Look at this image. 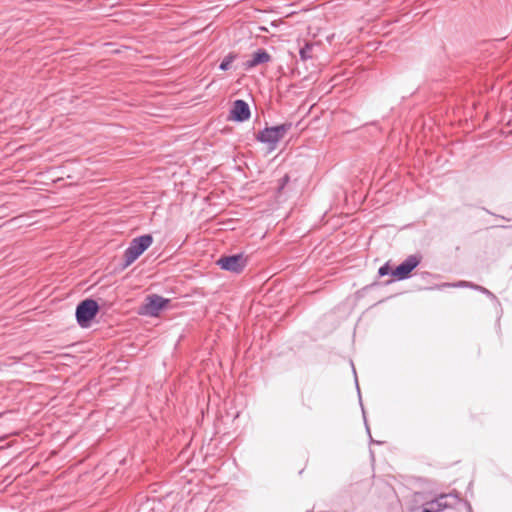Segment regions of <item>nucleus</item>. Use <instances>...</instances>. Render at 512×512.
<instances>
[{
    "instance_id": "nucleus-15",
    "label": "nucleus",
    "mask_w": 512,
    "mask_h": 512,
    "mask_svg": "<svg viewBox=\"0 0 512 512\" xmlns=\"http://www.w3.org/2000/svg\"><path fill=\"white\" fill-rule=\"evenodd\" d=\"M477 286H478V285L473 284V283H471V282H470V285H469L468 287H470V288H472V289L477 290Z\"/></svg>"
},
{
    "instance_id": "nucleus-1",
    "label": "nucleus",
    "mask_w": 512,
    "mask_h": 512,
    "mask_svg": "<svg viewBox=\"0 0 512 512\" xmlns=\"http://www.w3.org/2000/svg\"><path fill=\"white\" fill-rule=\"evenodd\" d=\"M153 242V238L149 234H145L134 238L124 251L122 268L130 266L145 250H147Z\"/></svg>"
},
{
    "instance_id": "nucleus-19",
    "label": "nucleus",
    "mask_w": 512,
    "mask_h": 512,
    "mask_svg": "<svg viewBox=\"0 0 512 512\" xmlns=\"http://www.w3.org/2000/svg\"><path fill=\"white\" fill-rule=\"evenodd\" d=\"M483 288L484 287H482V286H477V290L480 291V292H482Z\"/></svg>"
},
{
    "instance_id": "nucleus-3",
    "label": "nucleus",
    "mask_w": 512,
    "mask_h": 512,
    "mask_svg": "<svg viewBox=\"0 0 512 512\" xmlns=\"http://www.w3.org/2000/svg\"><path fill=\"white\" fill-rule=\"evenodd\" d=\"M291 127V123H283L278 126L265 128L258 133L257 140L262 143L270 144L274 147L285 136Z\"/></svg>"
},
{
    "instance_id": "nucleus-12",
    "label": "nucleus",
    "mask_w": 512,
    "mask_h": 512,
    "mask_svg": "<svg viewBox=\"0 0 512 512\" xmlns=\"http://www.w3.org/2000/svg\"><path fill=\"white\" fill-rule=\"evenodd\" d=\"M470 285V282H467V281H459L458 283H455V284H449V283H445L443 284L442 286L444 287H448V286H454V287H468Z\"/></svg>"
},
{
    "instance_id": "nucleus-13",
    "label": "nucleus",
    "mask_w": 512,
    "mask_h": 512,
    "mask_svg": "<svg viewBox=\"0 0 512 512\" xmlns=\"http://www.w3.org/2000/svg\"><path fill=\"white\" fill-rule=\"evenodd\" d=\"M234 56L233 55H229L227 56L223 61H222V65H225V64H230V62L234 61Z\"/></svg>"
},
{
    "instance_id": "nucleus-17",
    "label": "nucleus",
    "mask_w": 512,
    "mask_h": 512,
    "mask_svg": "<svg viewBox=\"0 0 512 512\" xmlns=\"http://www.w3.org/2000/svg\"><path fill=\"white\" fill-rule=\"evenodd\" d=\"M219 67L223 71H227L230 68V66H219Z\"/></svg>"
},
{
    "instance_id": "nucleus-2",
    "label": "nucleus",
    "mask_w": 512,
    "mask_h": 512,
    "mask_svg": "<svg viewBox=\"0 0 512 512\" xmlns=\"http://www.w3.org/2000/svg\"><path fill=\"white\" fill-rule=\"evenodd\" d=\"M99 311L98 303L93 299H85L81 301L76 307V320L80 327L87 328L91 320L97 315Z\"/></svg>"
},
{
    "instance_id": "nucleus-7",
    "label": "nucleus",
    "mask_w": 512,
    "mask_h": 512,
    "mask_svg": "<svg viewBox=\"0 0 512 512\" xmlns=\"http://www.w3.org/2000/svg\"><path fill=\"white\" fill-rule=\"evenodd\" d=\"M453 498L455 502L459 500V496L457 492H450V493H442L435 499L431 500L427 504L435 511V512H441L447 508L452 507L451 503H448L447 499Z\"/></svg>"
},
{
    "instance_id": "nucleus-11",
    "label": "nucleus",
    "mask_w": 512,
    "mask_h": 512,
    "mask_svg": "<svg viewBox=\"0 0 512 512\" xmlns=\"http://www.w3.org/2000/svg\"><path fill=\"white\" fill-rule=\"evenodd\" d=\"M390 273L392 274V271H391V269H390V267H389V265H388L387 263H386V264H384V265H382V266L379 268V270H378V274H379L380 276H385V275H388V274H390Z\"/></svg>"
},
{
    "instance_id": "nucleus-10",
    "label": "nucleus",
    "mask_w": 512,
    "mask_h": 512,
    "mask_svg": "<svg viewBox=\"0 0 512 512\" xmlns=\"http://www.w3.org/2000/svg\"><path fill=\"white\" fill-rule=\"evenodd\" d=\"M314 46L311 44H306L304 48L300 50L301 61H308L313 59L312 51Z\"/></svg>"
},
{
    "instance_id": "nucleus-9",
    "label": "nucleus",
    "mask_w": 512,
    "mask_h": 512,
    "mask_svg": "<svg viewBox=\"0 0 512 512\" xmlns=\"http://www.w3.org/2000/svg\"><path fill=\"white\" fill-rule=\"evenodd\" d=\"M271 56L264 50L255 52L254 58L248 64H262L271 61Z\"/></svg>"
},
{
    "instance_id": "nucleus-5",
    "label": "nucleus",
    "mask_w": 512,
    "mask_h": 512,
    "mask_svg": "<svg viewBox=\"0 0 512 512\" xmlns=\"http://www.w3.org/2000/svg\"><path fill=\"white\" fill-rule=\"evenodd\" d=\"M420 261V256L410 255L392 271V275L398 280H404L409 277L410 273L419 265Z\"/></svg>"
},
{
    "instance_id": "nucleus-8",
    "label": "nucleus",
    "mask_w": 512,
    "mask_h": 512,
    "mask_svg": "<svg viewBox=\"0 0 512 512\" xmlns=\"http://www.w3.org/2000/svg\"><path fill=\"white\" fill-rule=\"evenodd\" d=\"M230 113L231 118L238 122H244L250 118V108L244 100H236Z\"/></svg>"
},
{
    "instance_id": "nucleus-16",
    "label": "nucleus",
    "mask_w": 512,
    "mask_h": 512,
    "mask_svg": "<svg viewBox=\"0 0 512 512\" xmlns=\"http://www.w3.org/2000/svg\"><path fill=\"white\" fill-rule=\"evenodd\" d=\"M422 512H435L431 507L423 509Z\"/></svg>"
},
{
    "instance_id": "nucleus-14",
    "label": "nucleus",
    "mask_w": 512,
    "mask_h": 512,
    "mask_svg": "<svg viewBox=\"0 0 512 512\" xmlns=\"http://www.w3.org/2000/svg\"><path fill=\"white\" fill-rule=\"evenodd\" d=\"M288 181H289V177H288V175H285V176L281 179L280 189H282V188L284 187V185H285L286 183H288Z\"/></svg>"
},
{
    "instance_id": "nucleus-18",
    "label": "nucleus",
    "mask_w": 512,
    "mask_h": 512,
    "mask_svg": "<svg viewBox=\"0 0 512 512\" xmlns=\"http://www.w3.org/2000/svg\"><path fill=\"white\" fill-rule=\"evenodd\" d=\"M482 293L491 295V292L487 290L486 288H483Z\"/></svg>"
},
{
    "instance_id": "nucleus-4",
    "label": "nucleus",
    "mask_w": 512,
    "mask_h": 512,
    "mask_svg": "<svg viewBox=\"0 0 512 512\" xmlns=\"http://www.w3.org/2000/svg\"><path fill=\"white\" fill-rule=\"evenodd\" d=\"M217 265L223 270L240 273L247 265V258L243 254L223 256L217 260Z\"/></svg>"
},
{
    "instance_id": "nucleus-6",
    "label": "nucleus",
    "mask_w": 512,
    "mask_h": 512,
    "mask_svg": "<svg viewBox=\"0 0 512 512\" xmlns=\"http://www.w3.org/2000/svg\"><path fill=\"white\" fill-rule=\"evenodd\" d=\"M169 303L166 299L157 294L147 296L146 303L143 306V312L149 316H158L161 310L165 309Z\"/></svg>"
}]
</instances>
